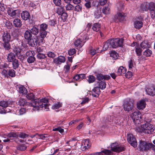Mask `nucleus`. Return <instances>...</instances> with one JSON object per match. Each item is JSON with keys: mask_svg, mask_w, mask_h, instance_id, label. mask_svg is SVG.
Returning a JSON list of instances; mask_svg holds the SVG:
<instances>
[{"mask_svg": "<svg viewBox=\"0 0 155 155\" xmlns=\"http://www.w3.org/2000/svg\"><path fill=\"white\" fill-rule=\"evenodd\" d=\"M26 97L28 99L31 101L32 102L29 103V105L33 107V109L34 111L38 110L40 108H42L46 111L49 110L48 99L46 98L35 99V96L32 93H30L27 95Z\"/></svg>", "mask_w": 155, "mask_h": 155, "instance_id": "obj_1", "label": "nucleus"}, {"mask_svg": "<svg viewBox=\"0 0 155 155\" xmlns=\"http://www.w3.org/2000/svg\"><path fill=\"white\" fill-rule=\"evenodd\" d=\"M26 46L27 45L23 43L22 41H20L18 42V44L17 45V47L14 50V51L15 54L20 60H22L23 59V57L22 55H21L20 53L24 48L26 47Z\"/></svg>", "mask_w": 155, "mask_h": 155, "instance_id": "obj_2", "label": "nucleus"}, {"mask_svg": "<svg viewBox=\"0 0 155 155\" xmlns=\"http://www.w3.org/2000/svg\"><path fill=\"white\" fill-rule=\"evenodd\" d=\"M141 128L143 132L147 134H152L154 130L153 126L147 122L142 125Z\"/></svg>", "mask_w": 155, "mask_h": 155, "instance_id": "obj_3", "label": "nucleus"}, {"mask_svg": "<svg viewBox=\"0 0 155 155\" xmlns=\"http://www.w3.org/2000/svg\"><path fill=\"white\" fill-rule=\"evenodd\" d=\"M150 143L141 140L140 141L138 147L140 150L142 151H147L150 149Z\"/></svg>", "mask_w": 155, "mask_h": 155, "instance_id": "obj_4", "label": "nucleus"}, {"mask_svg": "<svg viewBox=\"0 0 155 155\" xmlns=\"http://www.w3.org/2000/svg\"><path fill=\"white\" fill-rule=\"evenodd\" d=\"M130 117L134 122L136 124H139L141 121L142 118L140 113L139 111L134 112L131 114Z\"/></svg>", "mask_w": 155, "mask_h": 155, "instance_id": "obj_5", "label": "nucleus"}, {"mask_svg": "<svg viewBox=\"0 0 155 155\" xmlns=\"http://www.w3.org/2000/svg\"><path fill=\"white\" fill-rule=\"evenodd\" d=\"M7 12L8 15L10 17H15L20 12V11L18 9H15L14 8L8 7Z\"/></svg>", "mask_w": 155, "mask_h": 155, "instance_id": "obj_6", "label": "nucleus"}, {"mask_svg": "<svg viewBox=\"0 0 155 155\" xmlns=\"http://www.w3.org/2000/svg\"><path fill=\"white\" fill-rule=\"evenodd\" d=\"M127 140L130 144L134 147H136L137 146V142L135 137L132 134L127 135Z\"/></svg>", "mask_w": 155, "mask_h": 155, "instance_id": "obj_7", "label": "nucleus"}, {"mask_svg": "<svg viewBox=\"0 0 155 155\" xmlns=\"http://www.w3.org/2000/svg\"><path fill=\"white\" fill-rule=\"evenodd\" d=\"M47 35L44 32H39V35L36 36L38 45H41L45 43V38L46 37Z\"/></svg>", "mask_w": 155, "mask_h": 155, "instance_id": "obj_8", "label": "nucleus"}, {"mask_svg": "<svg viewBox=\"0 0 155 155\" xmlns=\"http://www.w3.org/2000/svg\"><path fill=\"white\" fill-rule=\"evenodd\" d=\"M116 143H113L111 145V150L114 152H120L124 150V147L119 146Z\"/></svg>", "mask_w": 155, "mask_h": 155, "instance_id": "obj_9", "label": "nucleus"}, {"mask_svg": "<svg viewBox=\"0 0 155 155\" xmlns=\"http://www.w3.org/2000/svg\"><path fill=\"white\" fill-rule=\"evenodd\" d=\"M134 104L130 101H125L124 104V110L128 112L131 111L133 108Z\"/></svg>", "mask_w": 155, "mask_h": 155, "instance_id": "obj_10", "label": "nucleus"}, {"mask_svg": "<svg viewBox=\"0 0 155 155\" xmlns=\"http://www.w3.org/2000/svg\"><path fill=\"white\" fill-rule=\"evenodd\" d=\"M143 19V18L141 17L140 18H138L136 19L134 23V28L138 29H140L143 25L142 22Z\"/></svg>", "mask_w": 155, "mask_h": 155, "instance_id": "obj_11", "label": "nucleus"}, {"mask_svg": "<svg viewBox=\"0 0 155 155\" xmlns=\"http://www.w3.org/2000/svg\"><path fill=\"white\" fill-rule=\"evenodd\" d=\"M145 90L148 95L152 96L155 95V86L153 85L149 86Z\"/></svg>", "mask_w": 155, "mask_h": 155, "instance_id": "obj_12", "label": "nucleus"}, {"mask_svg": "<svg viewBox=\"0 0 155 155\" xmlns=\"http://www.w3.org/2000/svg\"><path fill=\"white\" fill-rule=\"evenodd\" d=\"M34 52L32 51H29L26 52V54L27 56L29 57L27 59V61L29 63L33 62L35 60V58L34 57Z\"/></svg>", "mask_w": 155, "mask_h": 155, "instance_id": "obj_13", "label": "nucleus"}, {"mask_svg": "<svg viewBox=\"0 0 155 155\" xmlns=\"http://www.w3.org/2000/svg\"><path fill=\"white\" fill-rule=\"evenodd\" d=\"M2 38L4 42L10 41L11 39L10 34L7 31H4L2 34Z\"/></svg>", "mask_w": 155, "mask_h": 155, "instance_id": "obj_14", "label": "nucleus"}, {"mask_svg": "<svg viewBox=\"0 0 155 155\" xmlns=\"http://www.w3.org/2000/svg\"><path fill=\"white\" fill-rule=\"evenodd\" d=\"M65 61V58L63 56H59L54 59V62L57 64H60L61 63H64Z\"/></svg>", "mask_w": 155, "mask_h": 155, "instance_id": "obj_15", "label": "nucleus"}, {"mask_svg": "<svg viewBox=\"0 0 155 155\" xmlns=\"http://www.w3.org/2000/svg\"><path fill=\"white\" fill-rule=\"evenodd\" d=\"M37 39L36 36L33 37L32 38H31L28 41V44L31 46H36L38 44Z\"/></svg>", "mask_w": 155, "mask_h": 155, "instance_id": "obj_16", "label": "nucleus"}, {"mask_svg": "<svg viewBox=\"0 0 155 155\" xmlns=\"http://www.w3.org/2000/svg\"><path fill=\"white\" fill-rule=\"evenodd\" d=\"M125 14L124 13H118L114 17L115 19H118L120 21H123L126 17Z\"/></svg>", "mask_w": 155, "mask_h": 155, "instance_id": "obj_17", "label": "nucleus"}, {"mask_svg": "<svg viewBox=\"0 0 155 155\" xmlns=\"http://www.w3.org/2000/svg\"><path fill=\"white\" fill-rule=\"evenodd\" d=\"M18 91L19 93L22 95H26L27 93L26 89L24 86L21 85L18 86Z\"/></svg>", "mask_w": 155, "mask_h": 155, "instance_id": "obj_18", "label": "nucleus"}, {"mask_svg": "<svg viewBox=\"0 0 155 155\" xmlns=\"http://www.w3.org/2000/svg\"><path fill=\"white\" fill-rule=\"evenodd\" d=\"M100 93L99 88L98 87H95L92 90V95L94 97H97Z\"/></svg>", "mask_w": 155, "mask_h": 155, "instance_id": "obj_19", "label": "nucleus"}, {"mask_svg": "<svg viewBox=\"0 0 155 155\" xmlns=\"http://www.w3.org/2000/svg\"><path fill=\"white\" fill-rule=\"evenodd\" d=\"M13 24L15 27L20 28L22 25V22L18 18H15L13 21Z\"/></svg>", "mask_w": 155, "mask_h": 155, "instance_id": "obj_20", "label": "nucleus"}, {"mask_svg": "<svg viewBox=\"0 0 155 155\" xmlns=\"http://www.w3.org/2000/svg\"><path fill=\"white\" fill-rule=\"evenodd\" d=\"M146 106L145 101L144 100H141L137 103V107L139 109H143Z\"/></svg>", "mask_w": 155, "mask_h": 155, "instance_id": "obj_21", "label": "nucleus"}, {"mask_svg": "<svg viewBox=\"0 0 155 155\" xmlns=\"http://www.w3.org/2000/svg\"><path fill=\"white\" fill-rule=\"evenodd\" d=\"M21 17L23 19L26 20L30 18L29 13L27 11H23L21 14Z\"/></svg>", "mask_w": 155, "mask_h": 155, "instance_id": "obj_22", "label": "nucleus"}, {"mask_svg": "<svg viewBox=\"0 0 155 155\" xmlns=\"http://www.w3.org/2000/svg\"><path fill=\"white\" fill-rule=\"evenodd\" d=\"M18 104L20 106H25L29 105V103L27 102L25 99L20 98L18 100Z\"/></svg>", "mask_w": 155, "mask_h": 155, "instance_id": "obj_23", "label": "nucleus"}, {"mask_svg": "<svg viewBox=\"0 0 155 155\" xmlns=\"http://www.w3.org/2000/svg\"><path fill=\"white\" fill-rule=\"evenodd\" d=\"M89 143V140L88 139H85L84 144V145H82L81 146L82 150L83 151H85L90 146Z\"/></svg>", "mask_w": 155, "mask_h": 155, "instance_id": "obj_24", "label": "nucleus"}, {"mask_svg": "<svg viewBox=\"0 0 155 155\" xmlns=\"http://www.w3.org/2000/svg\"><path fill=\"white\" fill-rule=\"evenodd\" d=\"M10 101L2 100L0 101V106L3 108H6L9 106L10 104Z\"/></svg>", "mask_w": 155, "mask_h": 155, "instance_id": "obj_25", "label": "nucleus"}, {"mask_svg": "<svg viewBox=\"0 0 155 155\" xmlns=\"http://www.w3.org/2000/svg\"><path fill=\"white\" fill-rule=\"evenodd\" d=\"M7 137H8L10 140L12 141L14 138H18V136L17 134L16 133L11 132L8 134Z\"/></svg>", "mask_w": 155, "mask_h": 155, "instance_id": "obj_26", "label": "nucleus"}, {"mask_svg": "<svg viewBox=\"0 0 155 155\" xmlns=\"http://www.w3.org/2000/svg\"><path fill=\"white\" fill-rule=\"evenodd\" d=\"M126 68L122 66H121L118 69L117 73L119 75H120L126 74Z\"/></svg>", "mask_w": 155, "mask_h": 155, "instance_id": "obj_27", "label": "nucleus"}, {"mask_svg": "<svg viewBox=\"0 0 155 155\" xmlns=\"http://www.w3.org/2000/svg\"><path fill=\"white\" fill-rule=\"evenodd\" d=\"M32 37V34L31 31L26 30L24 33V37L25 39L28 41Z\"/></svg>", "mask_w": 155, "mask_h": 155, "instance_id": "obj_28", "label": "nucleus"}, {"mask_svg": "<svg viewBox=\"0 0 155 155\" xmlns=\"http://www.w3.org/2000/svg\"><path fill=\"white\" fill-rule=\"evenodd\" d=\"M15 54L11 52L8 54L7 59L8 62H12L15 59Z\"/></svg>", "mask_w": 155, "mask_h": 155, "instance_id": "obj_29", "label": "nucleus"}, {"mask_svg": "<svg viewBox=\"0 0 155 155\" xmlns=\"http://www.w3.org/2000/svg\"><path fill=\"white\" fill-rule=\"evenodd\" d=\"M48 27V25L45 24H42L40 25V30L39 32H45L46 34H47V33L46 31Z\"/></svg>", "mask_w": 155, "mask_h": 155, "instance_id": "obj_30", "label": "nucleus"}, {"mask_svg": "<svg viewBox=\"0 0 155 155\" xmlns=\"http://www.w3.org/2000/svg\"><path fill=\"white\" fill-rule=\"evenodd\" d=\"M97 153H103L104 154H103V155H115L113 152L107 149L102 150L101 152H98Z\"/></svg>", "mask_w": 155, "mask_h": 155, "instance_id": "obj_31", "label": "nucleus"}, {"mask_svg": "<svg viewBox=\"0 0 155 155\" xmlns=\"http://www.w3.org/2000/svg\"><path fill=\"white\" fill-rule=\"evenodd\" d=\"M101 28V25L99 23H95L92 26V29L94 31H98Z\"/></svg>", "mask_w": 155, "mask_h": 155, "instance_id": "obj_32", "label": "nucleus"}, {"mask_svg": "<svg viewBox=\"0 0 155 155\" xmlns=\"http://www.w3.org/2000/svg\"><path fill=\"white\" fill-rule=\"evenodd\" d=\"M81 39H79L75 41L74 44L76 47H78V48H81L83 45Z\"/></svg>", "mask_w": 155, "mask_h": 155, "instance_id": "obj_33", "label": "nucleus"}, {"mask_svg": "<svg viewBox=\"0 0 155 155\" xmlns=\"http://www.w3.org/2000/svg\"><path fill=\"white\" fill-rule=\"evenodd\" d=\"M116 45V48L119 46L121 47L123 45V41L122 39L120 38H115Z\"/></svg>", "mask_w": 155, "mask_h": 155, "instance_id": "obj_34", "label": "nucleus"}, {"mask_svg": "<svg viewBox=\"0 0 155 155\" xmlns=\"http://www.w3.org/2000/svg\"><path fill=\"white\" fill-rule=\"evenodd\" d=\"M12 62V67L13 69H16L18 68L19 65V62L18 60L15 59Z\"/></svg>", "mask_w": 155, "mask_h": 155, "instance_id": "obj_35", "label": "nucleus"}, {"mask_svg": "<svg viewBox=\"0 0 155 155\" xmlns=\"http://www.w3.org/2000/svg\"><path fill=\"white\" fill-rule=\"evenodd\" d=\"M0 72L2 76L5 78H8V71L4 68H0Z\"/></svg>", "mask_w": 155, "mask_h": 155, "instance_id": "obj_36", "label": "nucleus"}, {"mask_svg": "<svg viewBox=\"0 0 155 155\" xmlns=\"http://www.w3.org/2000/svg\"><path fill=\"white\" fill-rule=\"evenodd\" d=\"M112 47L110 42V40H107L104 44L103 49L104 50H106L108 48Z\"/></svg>", "mask_w": 155, "mask_h": 155, "instance_id": "obj_37", "label": "nucleus"}, {"mask_svg": "<svg viewBox=\"0 0 155 155\" xmlns=\"http://www.w3.org/2000/svg\"><path fill=\"white\" fill-rule=\"evenodd\" d=\"M65 11L64 7H59L57 8L56 12L58 15H61Z\"/></svg>", "mask_w": 155, "mask_h": 155, "instance_id": "obj_38", "label": "nucleus"}, {"mask_svg": "<svg viewBox=\"0 0 155 155\" xmlns=\"http://www.w3.org/2000/svg\"><path fill=\"white\" fill-rule=\"evenodd\" d=\"M106 86V84L104 81H101L99 82L98 83V87L99 88L102 90L104 89Z\"/></svg>", "mask_w": 155, "mask_h": 155, "instance_id": "obj_39", "label": "nucleus"}, {"mask_svg": "<svg viewBox=\"0 0 155 155\" xmlns=\"http://www.w3.org/2000/svg\"><path fill=\"white\" fill-rule=\"evenodd\" d=\"M65 7L67 11L73 10L74 9V6L70 3H68L65 6Z\"/></svg>", "mask_w": 155, "mask_h": 155, "instance_id": "obj_40", "label": "nucleus"}, {"mask_svg": "<svg viewBox=\"0 0 155 155\" xmlns=\"http://www.w3.org/2000/svg\"><path fill=\"white\" fill-rule=\"evenodd\" d=\"M31 34L34 35H36L39 32V29L38 28L35 27H33L30 30Z\"/></svg>", "mask_w": 155, "mask_h": 155, "instance_id": "obj_41", "label": "nucleus"}, {"mask_svg": "<svg viewBox=\"0 0 155 155\" xmlns=\"http://www.w3.org/2000/svg\"><path fill=\"white\" fill-rule=\"evenodd\" d=\"M8 78L9 76L11 77H14L15 76V72L13 69H10L8 71Z\"/></svg>", "mask_w": 155, "mask_h": 155, "instance_id": "obj_42", "label": "nucleus"}, {"mask_svg": "<svg viewBox=\"0 0 155 155\" xmlns=\"http://www.w3.org/2000/svg\"><path fill=\"white\" fill-rule=\"evenodd\" d=\"M110 56L112 57L114 59H116L117 58L118 56V53L115 51H112L110 54Z\"/></svg>", "mask_w": 155, "mask_h": 155, "instance_id": "obj_43", "label": "nucleus"}, {"mask_svg": "<svg viewBox=\"0 0 155 155\" xmlns=\"http://www.w3.org/2000/svg\"><path fill=\"white\" fill-rule=\"evenodd\" d=\"M103 13L105 14H108L110 13V9L108 6H105L102 10Z\"/></svg>", "mask_w": 155, "mask_h": 155, "instance_id": "obj_44", "label": "nucleus"}, {"mask_svg": "<svg viewBox=\"0 0 155 155\" xmlns=\"http://www.w3.org/2000/svg\"><path fill=\"white\" fill-rule=\"evenodd\" d=\"M152 54V51L149 49H147L143 52V54L146 57H150Z\"/></svg>", "mask_w": 155, "mask_h": 155, "instance_id": "obj_45", "label": "nucleus"}, {"mask_svg": "<svg viewBox=\"0 0 155 155\" xmlns=\"http://www.w3.org/2000/svg\"><path fill=\"white\" fill-rule=\"evenodd\" d=\"M9 41H6L3 44L4 48L6 50H8L10 48V46L9 43Z\"/></svg>", "mask_w": 155, "mask_h": 155, "instance_id": "obj_46", "label": "nucleus"}, {"mask_svg": "<svg viewBox=\"0 0 155 155\" xmlns=\"http://www.w3.org/2000/svg\"><path fill=\"white\" fill-rule=\"evenodd\" d=\"M135 51L137 55L138 56H140L141 54L142 50L138 46H136L135 47Z\"/></svg>", "mask_w": 155, "mask_h": 155, "instance_id": "obj_47", "label": "nucleus"}, {"mask_svg": "<svg viewBox=\"0 0 155 155\" xmlns=\"http://www.w3.org/2000/svg\"><path fill=\"white\" fill-rule=\"evenodd\" d=\"M140 46L141 48L143 49L148 48L150 46V45L148 43L144 41L142 42L140 45Z\"/></svg>", "mask_w": 155, "mask_h": 155, "instance_id": "obj_48", "label": "nucleus"}, {"mask_svg": "<svg viewBox=\"0 0 155 155\" xmlns=\"http://www.w3.org/2000/svg\"><path fill=\"white\" fill-rule=\"evenodd\" d=\"M62 104L58 102L55 104L52 107V108L53 109H58L61 107Z\"/></svg>", "mask_w": 155, "mask_h": 155, "instance_id": "obj_49", "label": "nucleus"}, {"mask_svg": "<svg viewBox=\"0 0 155 155\" xmlns=\"http://www.w3.org/2000/svg\"><path fill=\"white\" fill-rule=\"evenodd\" d=\"M26 148V146L24 144L20 145L17 147V149L21 151L25 150Z\"/></svg>", "mask_w": 155, "mask_h": 155, "instance_id": "obj_50", "label": "nucleus"}, {"mask_svg": "<svg viewBox=\"0 0 155 155\" xmlns=\"http://www.w3.org/2000/svg\"><path fill=\"white\" fill-rule=\"evenodd\" d=\"M75 11L77 12H80L82 10V6L80 5H78L74 6V10Z\"/></svg>", "mask_w": 155, "mask_h": 155, "instance_id": "obj_51", "label": "nucleus"}, {"mask_svg": "<svg viewBox=\"0 0 155 155\" xmlns=\"http://www.w3.org/2000/svg\"><path fill=\"white\" fill-rule=\"evenodd\" d=\"M95 78L93 75H90L88 77L87 81L89 83H92L95 81Z\"/></svg>", "mask_w": 155, "mask_h": 155, "instance_id": "obj_52", "label": "nucleus"}, {"mask_svg": "<svg viewBox=\"0 0 155 155\" xmlns=\"http://www.w3.org/2000/svg\"><path fill=\"white\" fill-rule=\"evenodd\" d=\"M18 137H20V138L24 139L28 136V135L25 133H20L17 134Z\"/></svg>", "mask_w": 155, "mask_h": 155, "instance_id": "obj_53", "label": "nucleus"}, {"mask_svg": "<svg viewBox=\"0 0 155 155\" xmlns=\"http://www.w3.org/2000/svg\"><path fill=\"white\" fill-rule=\"evenodd\" d=\"M148 9L150 11L155 10V6L153 2H150L149 4Z\"/></svg>", "mask_w": 155, "mask_h": 155, "instance_id": "obj_54", "label": "nucleus"}, {"mask_svg": "<svg viewBox=\"0 0 155 155\" xmlns=\"http://www.w3.org/2000/svg\"><path fill=\"white\" fill-rule=\"evenodd\" d=\"M112 47L113 48H116V43L117 42L115 41V39H112L110 40Z\"/></svg>", "mask_w": 155, "mask_h": 155, "instance_id": "obj_55", "label": "nucleus"}, {"mask_svg": "<svg viewBox=\"0 0 155 155\" xmlns=\"http://www.w3.org/2000/svg\"><path fill=\"white\" fill-rule=\"evenodd\" d=\"M47 55L48 57L52 58H54L56 56L54 52L51 51H48L47 52Z\"/></svg>", "mask_w": 155, "mask_h": 155, "instance_id": "obj_56", "label": "nucleus"}, {"mask_svg": "<svg viewBox=\"0 0 155 155\" xmlns=\"http://www.w3.org/2000/svg\"><path fill=\"white\" fill-rule=\"evenodd\" d=\"M37 58L39 59H42L45 58L46 56L45 54L38 53L37 55Z\"/></svg>", "mask_w": 155, "mask_h": 155, "instance_id": "obj_57", "label": "nucleus"}, {"mask_svg": "<svg viewBox=\"0 0 155 155\" xmlns=\"http://www.w3.org/2000/svg\"><path fill=\"white\" fill-rule=\"evenodd\" d=\"M134 63L133 61L131 59L128 62L129 67L130 70H131V69H132L134 67Z\"/></svg>", "mask_w": 155, "mask_h": 155, "instance_id": "obj_58", "label": "nucleus"}, {"mask_svg": "<svg viewBox=\"0 0 155 155\" xmlns=\"http://www.w3.org/2000/svg\"><path fill=\"white\" fill-rule=\"evenodd\" d=\"M49 24L51 26H54L56 24L55 19H54L52 20H50L49 21Z\"/></svg>", "mask_w": 155, "mask_h": 155, "instance_id": "obj_59", "label": "nucleus"}, {"mask_svg": "<svg viewBox=\"0 0 155 155\" xmlns=\"http://www.w3.org/2000/svg\"><path fill=\"white\" fill-rule=\"evenodd\" d=\"M76 51L74 48L71 49L68 51V54L70 55H73L76 53Z\"/></svg>", "mask_w": 155, "mask_h": 155, "instance_id": "obj_60", "label": "nucleus"}, {"mask_svg": "<svg viewBox=\"0 0 155 155\" xmlns=\"http://www.w3.org/2000/svg\"><path fill=\"white\" fill-rule=\"evenodd\" d=\"M90 99L89 98L86 97L82 99V101L81 103V104H84L86 103H87L89 101Z\"/></svg>", "mask_w": 155, "mask_h": 155, "instance_id": "obj_61", "label": "nucleus"}, {"mask_svg": "<svg viewBox=\"0 0 155 155\" xmlns=\"http://www.w3.org/2000/svg\"><path fill=\"white\" fill-rule=\"evenodd\" d=\"M53 2L57 6H59L61 4V0H53Z\"/></svg>", "mask_w": 155, "mask_h": 155, "instance_id": "obj_62", "label": "nucleus"}, {"mask_svg": "<svg viewBox=\"0 0 155 155\" xmlns=\"http://www.w3.org/2000/svg\"><path fill=\"white\" fill-rule=\"evenodd\" d=\"M90 54L93 55H94L96 53L98 52L97 50H96L94 49L91 48L90 49Z\"/></svg>", "mask_w": 155, "mask_h": 155, "instance_id": "obj_63", "label": "nucleus"}, {"mask_svg": "<svg viewBox=\"0 0 155 155\" xmlns=\"http://www.w3.org/2000/svg\"><path fill=\"white\" fill-rule=\"evenodd\" d=\"M61 15V18L64 19H66L68 16L67 13L65 11Z\"/></svg>", "mask_w": 155, "mask_h": 155, "instance_id": "obj_64", "label": "nucleus"}]
</instances>
